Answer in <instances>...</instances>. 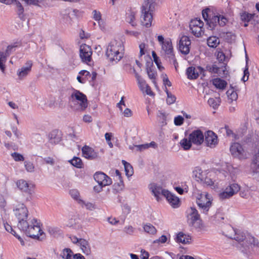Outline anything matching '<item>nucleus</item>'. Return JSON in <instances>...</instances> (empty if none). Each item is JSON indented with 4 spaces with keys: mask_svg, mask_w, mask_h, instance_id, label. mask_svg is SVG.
Masks as SVG:
<instances>
[{
    "mask_svg": "<svg viewBox=\"0 0 259 259\" xmlns=\"http://www.w3.org/2000/svg\"><path fill=\"white\" fill-rule=\"evenodd\" d=\"M4 227L7 231L11 233L14 236H15V231L13 229L12 226L10 225L8 223H4Z\"/></svg>",
    "mask_w": 259,
    "mask_h": 259,
    "instance_id": "59",
    "label": "nucleus"
},
{
    "mask_svg": "<svg viewBox=\"0 0 259 259\" xmlns=\"http://www.w3.org/2000/svg\"><path fill=\"white\" fill-rule=\"evenodd\" d=\"M147 72L149 78L153 79H155L156 75V72L153 70L151 67H149L147 68Z\"/></svg>",
    "mask_w": 259,
    "mask_h": 259,
    "instance_id": "53",
    "label": "nucleus"
},
{
    "mask_svg": "<svg viewBox=\"0 0 259 259\" xmlns=\"http://www.w3.org/2000/svg\"><path fill=\"white\" fill-rule=\"evenodd\" d=\"M79 244L80 248L84 254L85 255H89L91 254V250L89 242L86 240L80 238Z\"/></svg>",
    "mask_w": 259,
    "mask_h": 259,
    "instance_id": "23",
    "label": "nucleus"
},
{
    "mask_svg": "<svg viewBox=\"0 0 259 259\" xmlns=\"http://www.w3.org/2000/svg\"><path fill=\"white\" fill-rule=\"evenodd\" d=\"M11 155L15 161H22L24 160L23 156L19 153L13 152Z\"/></svg>",
    "mask_w": 259,
    "mask_h": 259,
    "instance_id": "49",
    "label": "nucleus"
},
{
    "mask_svg": "<svg viewBox=\"0 0 259 259\" xmlns=\"http://www.w3.org/2000/svg\"><path fill=\"white\" fill-rule=\"evenodd\" d=\"M92 51L91 48L85 44L81 45L80 47V57L84 62H89L91 61Z\"/></svg>",
    "mask_w": 259,
    "mask_h": 259,
    "instance_id": "9",
    "label": "nucleus"
},
{
    "mask_svg": "<svg viewBox=\"0 0 259 259\" xmlns=\"http://www.w3.org/2000/svg\"><path fill=\"white\" fill-rule=\"evenodd\" d=\"M184 118L181 115L177 116L174 118V123L177 126L182 125L184 123Z\"/></svg>",
    "mask_w": 259,
    "mask_h": 259,
    "instance_id": "51",
    "label": "nucleus"
},
{
    "mask_svg": "<svg viewBox=\"0 0 259 259\" xmlns=\"http://www.w3.org/2000/svg\"><path fill=\"white\" fill-rule=\"evenodd\" d=\"M240 186L236 183H233L226 188V189L233 193V195L236 194L240 190Z\"/></svg>",
    "mask_w": 259,
    "mask_h": 259,
    "instance_id": "36",
    "label": "nucleus"
},
{
    "mask_svg": "<svg viewBox=\"0 0 259 259\" xmlns=\"http://www.w3.org/2000/svg\"><path fill=\"white\" fill-rule=\"evenodd\" d=\"M135 147L137 148L138 151H142L144 149H146L149 147V145L148 144L136 145Z\"/></svg>",
    "mask_w": 259,
    "mask_h": 259,
    "instance_id": "62",
    "label": "nucleus"
},
{
    "mask_svg": "<svg viewBox=\"0 0 259 259\" xmlns=\"http://www.w3.org/2000/svg\"><path fill=\"white\" fill-rule=\"evenodd\" d=\"M211 195L207 193H204L200 195V197L197 199V204L203 213L207 214L211 205Z\"/></svg>",
    "mask_w": 259,
    "mask_h": 259,
    "instance_id": "7",
    "label": "nucleus"
},
{
    "mask_svg": "<svg viewBox=\"0 0 259 259\" xmlns=\"http://www.w3.org/2000/svg\"><path fill=\"white\" fill-rule=\"evenodd\" d=\"M187 217L189 223L194 226L196 221L200 220V217L197 210L194 207H190L187 210Z\"/></svg>",
    "mask_w": 259,
    "mask_h": 259,
    "instance_id": "17",
    "label": "nucleus"
},
{
    "mask_svg": "<svg viewBox=\"0 0 259 259\" xmlns=\"http://www.w3.org/2000/svg\"><path fill=\"white\" fill-rule=\"evenodd\" d=\"M233 196V193L230 191H227L226 189L219 194V197L220 199L224 200L229 199Z\"/></svg>",
    "mask_w": 259,
    "mask_h": 259,
    "instance_id": "43",
    "label": "nucleus"
},
{
    "mask_svg": "<svg viewBox=\"0 0 259 259\" xmlns=\"http://www.w3.org/2000/svg\"><path fill=\"white\" fill-rule=\"evenodd\" d=\"M24 164L25 169L28 172H32L34 171V166L31 162L25 161Z\"/></svg>",
    "mask_w": 259,
    "mask_h": 259,
    "instance_id": "47",
    "label": "nucleus"
},
{
    "mask_svg": "<svg viewBox=\"0 0 259 259\" xmlns=\"http://www.w3.org/2000/svg\"><path fill=\"white\" fill-rule=\"evenodd\" d=\"M249 75V72L248 71V67L246 65L245 68L244 70V75H243V77L242 78V80L244 82L246 81L248 79Z\"/></svg>",
    "mask_w": 259,
    "mask_h": 259,
    "instance_id": "58",
    "label": "nucleus"
},
{
    "mask_svg": "<svg viewBox=\"0 0 259 259\" xmlns=\"http://www.w3.org/2000/svg\"><path fill=\"white\" fill-rule=\"evenodd\" d=\"M200 182L206 184L207 186H212L214 184L213 181L209 178L207 177H204L203 180Z\"/></svg>",
    "mask_w": 259,
    "mask_h": 259,
    "instance_id": "55",
    "label": "nucleus"
},
{
    "mask_svg": "<svg viewBox=\"0 0 259 259\" xmlns=\"http://www.w3.org/2000/svg\"><path fill=\"white\" fill-rule=\"evenodd\" d=\"M203 22L200 20L195 19L191 21L190 27H203Z\"/></svg>",
    "mask_w": 259,
    "mask_h": 259,
    "instance_id": "48",
    "label": "nucleus"
},
{
    "mask_svg": "<svg viewBox=\"0 0 259 259\" xmlns=\"http://www.w3.org/2000/svg\"><path fill=\"white\" fill-rule=\"evenodd\" d=\"M123 50V46L120 42L116 40L111 41L106 49V55L110 62L117 63L123 57L122 51Z\"/></svg>",
    "mask_w": 259,
    "mask_h": 259,
    "instance_id": "4",
    "label": "nucleus"
},
{
    "mask_svg": "<svg viewBox=\"0 0 259 259\" xmlns=\"http://www.w3.org/2000/svg\"><path fill=\"white\" fill-rule=\"evenodd\" d=\"M212 83L217 89H225L227 85L226 81L219 78L213 79L212 80Z\"/></svg>",
    "mask_w": 259,
    "mask_h": 259,
    "instance_id": "29",
    "label": "nucleus"
},
{
    "mask_svg": "<svg viewBox=\"0 0 259 259\" xmlns=\"http://www.w3.org/2000/svg\"><path fill=\"white\" fill-rule=\"evenodd\" d=\"M251 168L259 169V151L253 157L251 163Z\"/></svg>",
    "mask_w": 259,
    "mask_h": 259,
    "instance_id": "41",
    "label": "nucleus"
},
{
    "mask_svg": "<svg viewBox=\"0 0 259 259\" xmlns=\"http://www.w3.org/2000/svg\"><path fill=\"white\" fill-rule=\"evenodd\" d=\"M24 229L19 228L25 232L30 237L41 240L45 237V234L40 229L39 223L36 219L33 218L29 222L26 223Z\"/></svg>",
    "mask_w": 259,
    "mask_h": 259,
    "instance_id": "3",
    "label": "nucleus"
},
{
    "mask_svg": "<svg viewBox=\"0 0 259 259\" xmlns=\"http://www.w3.org/2000/svg\"><path fill=\"white\" fill-rule=\"evenodd\" d=\"M208 46L212 48H215L220 44V39L216 36H210L207 40Z\"/></svg>",
    "mask_w": 259,
    "mask_h": 259,
    "instance_id": "28",
    "label": "nucleus"
},
{
    "mask_svg": "<svg viewBox=\"0 0 259 259\" xmlns=\"http://www.w3.org/2000/svg\"><path fill=\"white\" fill-rule=\"evenodd\" d=\"M14 2H15L16 6V11L19 17L21 19H23L24 18V8L23 6H22L21 4L17 0H15Z\"/></svg>",
    "mask_w": 259,
    "mask_h": 259,
    "instance_id": "31",
    "label": "nucleus"
},
{
    "mask_svg": "<svg viewBox=\"0 0 259 259\" xmlns=\"http://www.w3.org/2000/svg\"><path fill=\"white\" fill-rule=\"evenodd\" d=\"M192 176L195 178L198 182H200L203 180V177L205 176L202 170L200 167H195L192 171Z\"/></svg>",
    "mask_w": 259,
    "mask_h": 259,
    "instance_id": "26",
    "label": "nucleus"
},
{
    "mask_svg": "<svg viewBox=\"0 0 259 259\" xmlns=\"http://www.w3.org/2000/svg\"><path fill=\"white\" fill-rule=\"evenodd\" d=\"M249 245H253L254 247L259 248V241L252 235L247 234L244 240V245L242 246L246 249L248 247Z\"/></svg>",
    "mask_w": 259,
    "mask_h": 259,
    "instance_id": "22",
    "label": "nucleus"
},
{
    "mask_svg": "<svg viewBox=\"0 0 259 259\" xmlns=\"http://www.w3.org/2000/svg\"><path fill=\"white\" fill-rule=\"evenodd\" d=\"M191 237L189 235H186L183 232H179L176 237V241L178 243H182L183 244H186L190 242Z\"/></svg>",
    "mask_w": 259,
    "mask_h": 259,
    "instance_id": "25",
    "label": "nucleus"
},
{
    "mask_svg": "<svg viewBox=\"0 0 259 259\" xmlns=\"http://www.w3.org/2000/svg\"><path fill=\"white\" fill-rule=\"evenodd\" d=\"M14 213L17 218L18 223V227L24 229L26 227V223L28 222L27 219L28 215V211L25 205L22 203L16 206L14 209Z\"/></svg>",
    "mask_w": 259,
    "mask_h": 259,
    "instance_id": "6",
    "label": "nucleus"
},
{
    "mask_svg": "<svg viewBox=\"0 0 259 259\" xmlns=\"http://www.w3.org/2000/svg\"><path fill=\"white\" fill-rule=\"evenodd\" d=\"M191 40L189 37L183 35L181 37L179 43V49L182 54L187 55L190 52Z\"/></svg>",
    "mask_w": 259,
    "mask_h": 259,
    "instance_id": "10",
    "label": "nucleus"
},
{
    "mask_svg": "<svg viewBox=\"0 0 259 259\" xmlns=\"http://www.w3.org/2000/svg\"><path fill=\"white\" fill-rule=\"evenodd\" d=\"M93 18L97 21H99L101 19V14L99 11L96 10L93 11Z\"/></svg>",
    "mask_w": 259,
    "mask_h": 259,
    "instance_id": "56",
    "label": "nucleus"
},
{
    "mask_svg": "<svg viewBox=\"0 0 259 259\" xmlns=\"http://www.w3.org/2000/svg\"><path fill=\"white\" fill-rule=\"evenodd\" d=\"M17 186L21 191L28 194H31V190L26 181L23 180H20L17 182Z\"/></svg>",
    "mask_w": 259,
    "mask_h": 259,
    "instance_id": "24",
    "label": "nucleus"
},
{
    "mask_svg": "<svg viewBox=\"0 0 259 259\" xmlns=\"http://www.w3.org/2000/svg\"><path fill=\"white\" fill-rule=\"evenodd\" d=\"M157 39L161 46V53L162 55L170 63L175 64L177 63V60L174 54L171 39L168 38L164 39L162 35H158Z\"/></svg>",
    "mask_w": 259,
    "mask_h": 259,
    "instance_id": "2",
    "label": "nucleus"
},
{
    "mask_svg": "<svg viewBox=\"0 0 259 259\" xmlns=\"http://www.w3.org/2000/svg\"><path fill=\"white\" fill-rule=\"evenodd\" d=\"M122 163L124 165L126 175L128 177L132 176L134 174V171L131 164L124 160H122Z\"/></svg>",
    "mask_w": 259,
    "mask_h": 259,
    "instance_id": "32",
    "label": "nucleus"
},
{
    "mask_svg": "<svg viewBox=\"0 0 259 259\" xmlns=\"http://www.w3.org/2000/svg\"><path fill=\"white\" fill-rule=\"evenodd\" d=\"M72 253V251L70 248H67L63 249L61 256L64 259H71Z\"/></svg>",
    "mask_w": 259,
    "mask_h": 259,
    "instance_id": "44",
    "label": "nucleus"
},
{
    "mask_svg": "<svg viewBox=\"0 0 259 259\" xmlns=\"http://www.w3.org/2000/svg\"><path fill=\"white\" fill-rule=\"evenodd\" d=\"M149 189L157 200H159L160 195L164 197L165 193L164 191H168V190L163 189L161 186H158L155 183L151 184L149 186Z\"/></svg>",
    "mask_w": 259,
    "mask_h": 259,
    "instance_id": "21",
    "label": "nucleus"
},
{
    "mask_svg": "<svg viewBox=\"0 0 259 259\" xmlns=\"http://www.w3.org/2000/svg\"><path fill=\"white\" fill-rule=\"evenodd\" d=\"M22 1H24L27 5L38 6L39 4L41 3L44 0H22Z\"/></svg>",
    "mask_w": 259,
    "mask_h": 259,
    "instance_id": "52",
    "label": "nucleus"
},
{
    "mask_svg": "<svg viewBox=\"0 0 259 259\" xmlns=\"http://www.w3.org/2000/svg\"><path fill=\"white\" fill-rule=\"evenodd\" d=\"M251 175L253 179L256 182H259V169L256 168H251Z\"/></svg>",
    "mask_w": 259,
    "mask_h": 259,
    "instance_id": "50",
    "label": "nucleus"
},
{
    "mask_svg": "<svg viewBox=\"0 0 259 259\" xmlns=\"http://www.w3.org/2000/svg\"><path fill=\"white\" fill-rule=\"evenodd\" d=\"M68 103L75 110L84 111L88 107V100L85 95L79 91L72 89L69 93Z\"/></svg>",
    "mask_w": 259,
    "mask_h": 259,
    "instance_id": "1",
    "label": "nucleus"
},
{
    "mask_svg": "<svg viewBox=\"0 0 259 259\" xmlns=\"http://www.w3.org/2000/svg\"><path fill=\"white\" fill-rule=\"evenodd\" d=\"M204 135L199 130L193 131L189 136L192 143L197 145H201L204 142Z\"/></svg>",
    "mask_w": 259,
    "mask_h": 259,
    "instance_id": "15",
    "label": "nucleus"
},
{
    "mask_svg": "<svg viewBox=\"0 0 259 259\" xmlns=\"http://www.w3.org/2000/svg\"><path fill=\"white\" fill-rule=\"evenodd\" d=\"M145 46L146 45L144 43H141L139 45L140 56H142L145 54Z\"/></svg>",
    "mask_w": 259,
    "mask_h": 259,
    "instance_id": "63",
    "label": "nucleus"
},
{
    "mask_svg": "<svg viewBox=\"0 0 259 259\" xmlns=\"http://www.w3.org/2000/svg\"><path fill=\"white\" fill-rule=\"evenodd\" d=\"M253 17V15L246 12L243 13L240 15L242 21L245 22H248Z\"/></svg>",
    "mask_w": 259,
    "mask_h": 259,
    "instance_id": "46",
    "label": "nucleus"
},
{
    "mask_svg": "<svg viewBox=\"0 0 259 259\" xmlns=\"http://www.w3.org/2000/svg\"><path fill=\"white\" fill-rule=\"evenodd\" d=\"M228 19L223 15L213 16L206 21V24L210 30H213L215 27L219 25L221 27L225 26L228 22Z\"/></svg>",
    "mask_w": 259,
    "mask_h": 259,
    "instance_id": "8",
    "label": "nucleus"
},
{
    "mask_svg": "<svg viewBox=\"0 0 259 259\" xmlns=\"http://www.w3.org/2000/svg\"><path fill=\"white\" fill-rule=\"evenodd\" d=\"M143 228L146 232L150 234H155L157 232V230L155 227L150 224L144 225Z\"/></svg>",
    "mask_w": 259,
    "mask_h": 259,
    "instance_id": "40",
    "label": "nucleus"
},
{
    "mask_svg": "<svg viewBox=\"0 0 259 259\" xmlns=\"http://www.w3.org/2000/svg\"><path fill=\"white\" fill-rule=\"evenodd\" d=\"M164 91L167 95L166 102L168 104L170 105L174 103L176 100V97L169 92L166 87L165 88Z\"/></svg>",
    "mask_w": 259,
    "mask_h": 259,
    "instance_id": "35",
    "label": "nucleus"
},
{
    "mask_svg": "<svg viewBox=\"0 0 259 259\" xmlns=\"http://www.w3.org/2000/svg\"><path fill=\"white\" fill-rule=\"evenodd\" d=\"M135 77L138 81L139 87L140 90L143 92H145L146 94L152 96L154 95L153 93L151 90L150 87L146 83L145 80L143 79L141 76L134 70Z\"/></svg>",
    "mask_w": 259,
    "mask_h": 259,
    "instance_id": "13",
    "label": "nucleus"
},
{
    "mask_svg": "<svg viewBox=\"0 0 259 259\" xmlns=\"http://www.w3.org/2000/svg\"><path fill=\"white\" fill-rule=\"evenodd\" d=\"M95 180L102 186H106L112 184V180L108 176L102 172H97L94 176Z\"/></svg>",
    "mask_w": 259,
    "mask_h": 259,
    "instance_id": "11",
    "label": "nucleus"
},
{
    "mask_svg": "<svg viewBox=\"0 0 259 259\" xmlns=\"http://www.w3.org/2000/svg\"><path fill=\"white\" fill-rule=\"evenodd\" d=\"M246 235L242 232H236L234 235L233 237H231L232 239L238 241L239 243L243 246L244 244V240L245 239Z\"/></svg>",
    "mask_w": 259,
    "mask_h": 259,
    "instance_id": "27",
    "label": "nucleus"
},
{
    "mask_svg": "<svg viewBox=\"0 0 259 259\" xmlns=\"http://www.w3.org/2000/svg\"><path fill=\"white\" fill-rule=\"evenodd\" d=\"M230 150L232 155L234 157H237L239 159H242L244 158V149L242 148L241 145H240L239 143H233L231 146Z\"/></svg>",
    "mask_w": 259,
    "mask_h": 259,
    "instance_id": "16",
    "label": "nucleus"
},
{
    "mask_svg": "<svg viewBox=\"0 0 259 259\" xmlns=\"http://www.w3.org/2000/svg\"><path fill=\"white\" fill-rule=\"evenodd\" d=\"M204 142L207 146L213 148L218 144V137L212 131H208L205 133Z\"/></svg>",
    "mask_w": 259,
    "mask_h": 259,
    "instance_id": "14",
    "label": "nucleus"
},
{
    "mask_svg": "<svg viewBox=\"0 0 259 259\" xmlns=\"http://www.w3.org/2000/svg\"><path fill=\"white\" fill-rule=\"evenodd\" d=\"M192 142L190 139L184 138L180 142V144L183 149L185 150H188L190 149L192 146Z\"/></svg>",
    "mask_w": 259,
    "mask_h": 259,
    "instance_id": "34",
    "label": "nucleus"
},
{
    "mask_svg": "<svg viewBox=\"0 0 259 259\" xmlns=\"http://www.w3.org/2000/svg\"><path fill=\"white\" fill-rule=\"evenodd\" d=\"M203 71V69L200 66H198L197 68L191 66L187 69L186 74L188 79H195L198 77L199 74Z\"/></svg>",
    "mask_w": 259,
    "mask_h": 259,
    "instance_id": "18",
    "label": "nucleus"
},
{
    "mask_svg": "<svg viewBox=\"0 0 259 259\" xmlns=\"http://www.w3.org/2000/svg\"><path fill=\"white\" fill-rule=\"evenodd\" d=\"M167 237L165 235H162L159 238V239H156V240L154 241V243H164L167 241Z\"/></svg>",
    "mask_w": 259,
    "mask_h": 259,
    "instance_id": "60",
    "label": "nucleus"
},
{
    "mask_svg": "<svg viewBox=\"0 0 259 259\" xmlns=\"http://www.w3.org/2000/svg\"><path fill=\"white\" fill-rule=\"evenodd\" d=\"M69 162L74 166L77 168H81L82 162L80 158L77 157H74L73 159L69 160Z\"/></svg>",
    "mask_w": 259,
    "mask_h": 259,
    "instance_id": "39",
    "label": "nucleus"
},
{
    "mask_svg": "<svg viewBox=\"0 0 259 259\" xmlns=\"http://www.w3.org/2000/svg\"><path fill=\"white\" fill-rule=\"evenodd\" d=\"M152 55L153 58V60L155 62V63L156 64L157 67L160 69H163L164 68L161 65V62L160 60L159 59V57L157 56L156 53L154 51H153L152 52Z\"/></svg>",
    "mask_w": 259,
    "mask_h": 259,
    "instance_id": "45",
    "label": "nucleus"
},
{
    "mask_svg": "<svg viewBox=\"0 0 259 259\" xmlns=\"http://www.w3.org/2000/svg\"><path fill=\"white\" fill-rule=\"evenodd\" d=\"M135 12L132 10H129L126 13V20L127 22L134 26L136 25L135 22Z\"/></svg>",
    "mask_w": 259,
    "mask_h": 259,
    "instance_id": "30",
    "label": "nucleus"
},
{
    "mask_svg": "<svg viewBox=\"0 0 259 259\" xmlns=\"http://www.w3.org/2000/svg\"><path fill=\"white\" fill-rule=\"evenodd\" d=\"M221 103V99L219 98H209L208 100V104L209 105L212 107L214 109H216L220 106Z\"/></svg>",
    "mask_w": 259,
    "mask_h": 259,
    "instance_id": "33",
    "label": "nucleus"
},
{
    "mask_svg": "<svg viewBox=\"0 0 259 259\" xmlns=\"http://www.w3.org/2000/svg\"><path fill=\"white\" fill-rule=\"evenodd\" d=\"M124 231L127 234L132 235L134 232V229L131 226H126L124 228Z\"/></svg>",
    "mask_w": 259,
    "mask_h": 259,
    "instance_id": "61",
    "label": "nucleus"
},
{
    "mask_svg": "<svg viewBox=\"0 0 259 259\" xmlns=\"http://www.w3.org/2000/svg\"><path fill=\"white\" fill-rule=\"evenodd\" d=\"M81 150L83 156L88 159L93 160L98 157V153L88 146H83Z\"/></svg>",
    "mask_w": 259,
    "mask_h": 259,
    "instance_id": "19",
    "label": "nucleus"
},
{
    "mask_svg": "<svg viewBox=\"0 0 259 259\" xmlns=\"http://www.w3.org/2000/svg\"><path fill=\"white\" fill-rule=\"evenodd\" d=\"M33 62L31 60L27 61L25 65L17 71V74L19 79L22 80L26 77L31 72Z\"/></svg>",
    "mask_w": 259,
    "mask_h": 259,
    "instance_id": "12",
    "label": "nucleus"
},
{
    "mask_svg": "<svg viewBox=\"0 0 259 259\" xmlns=\"http://www.w3.org/2000/svg\"><path fill=\"white\" fill-rule=\"evenodd\" d=\"M192 33L196 37H199L204 33L203 28L201 27H190Z\"/></svg>",
    "mask_w": 259,
    "mask_h": 259,
    "instance_id": "37",
    "label": "nucleus"
},
{
    "mask_svg": "<svg viewBox=\"0 0 259 259\" xmlns=\"http://www.w3.org/2000/svg\"><path fill=\"white\" fill-rule=\"evenodd\" d=\"M12 131L14 133V136L16 139H19L20 138L21 135V133L18 130V128L16 126H13L12 127Z\"/></svg>",
    "mask_w": 259,
    "mask_h": 259,
    "instance_id": "57",
    "label": "nucleus"
},
{
    "mask_svg": "<svg viewBox=\"0 0 259 259\" xmlns=\"http://www.w3.org/2000/svg\"><path fill=\"white\" fill-rule=\"evenodd\" d=\"M226 94L229 99L231 100V102L236 100L238 98L237 93L233 89L228 90Z\"/></svg>",
    "mask_w": 259,
    "mask_h": 259,
    "instance_id": "42",
    "label": "nucleus"
},
{
    "mask_svg": "<svg viewBox=\"0 0 259 259\" xmlns=\"http://www.w3.org/2000/svg\"><path fill=\"white\" fill-rule=\"evenodd\" d=\"M153 0H145L142 7L141 22L143 26L149 27L152 21V12L154 8Z\"/></svg>",
    "mask_w": 259,
    "mask_h": 259,
    "instance_id": "5",
    "label": "nucleus"
},
{
    "mask_svg": "<svg viewBox=\"0 0 259 259\" xmlns=\"http://www.w3.org/2000/svg\"><path fill=\"white\" fill-rule=\"evenodd\" d=\"M20 46V43L19 42H16L13 44L11 45H9L7 49L6 50V53L8 56L10 55V54L16 50V48Z\"/></svg>",
    "mask_w": 259,
    "mask_h": 259,
    "instance_id": "38",
    "label": "nucleus"
},
{
    "mask_svg": "<svg viewBox=\"0 0 259 259\" xmlns=\"http://www.w3.org/2000/svg\"><path fill=\"white\" fill-rule=\"evenodd\" d=\"M71 196L75 199H77L79 197V193L76 190H71L70 191Z\"/></svg>",
    "mask_w": 259,
    "mask_h": 259,
    "instance_id": "64",
    "label": "nucleus"
},
{
    "mask_svg": "<svg viewBox=\"0 0 259 259\" xmlns=\"http://www.w3.org/2000/svg\"><path fill=\"white\" fill-rule=\"evenodd\" d=\"M164 197L166 198L171 206L174 208H177L180 206V199L170 192L164 191Z\"/></svg>",
    "mask_w": 259,
    "mask_h": 259,
    "instance_id": "20",
    "label": "nucleus"
},
{
    "mask_svg": "<svg viewBox=\"0 0 259 259\" xmlns=\"http://www.w3.org/2000/svg\"><path fill=\"white\" fill-rule=\"evenodd\" d=\"M207 69L210 72L218 73L220 71V68L216 65H212V66H207Z\"/></svg>",
    "mask_w": 259,
    "mask_h": 259,
    "instance_id": "54",
    "label": "nucleus"
}]
</instances>
